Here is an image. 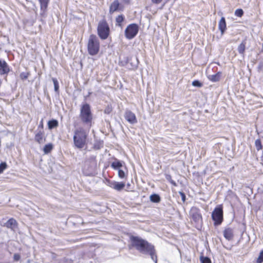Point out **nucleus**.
Listing matches in <instances>:
<instances>
[{
    "mask_svg": "<svg viewBox=\"0 0 263 263\" xmlns=\"http://www.w3.org/2000/svg\"><path fill=\"white\" fill-rule=\"evenodd\" d=\"M98 34L102 40L106 39L110 32V28L106 21L103 20L99 22L97 28Z\"/></svg>",
    "mask_w": 263,
    "mask_h": 263,
    "instance_id": "5",
    "label": "nucleus"
},
{
    "mask_svg": "<svg viewBox=\"0 0 263 263\" xmlns=\"http://www.w3.org/2000/svg\"><path fill=\"white\" fill-rule=\"evenodd\" d=\"M246 42L242 41L238 47V51L240 54H243L246 48Z\"/></svg>",
    "mask_w": 263,
    "mask_h": 263,
    "instance_id": "25",
    "label": "nucleus"
},
{
    "mask_svg": "<svg viewBox=\"0 0 263 263\" xmlns=\"http://www.w3.org/2000/svg\"><path fill=\"white\" fill-rule=\"evenodd\" d=\"M258 71L260 72L263 70V64L260 63L257 66Z\"/></svg>",
    "mask_w": 263,
    "mask_h": 263,
    "instance_id": "39",
    "label": "nucleus"
},
{
    "mask_svg": "<svg viewBox=\"0 0 263 263\" xmlns=\"http://www.w3.org/2000/svg\"><path fill=\"white\" fill-rule=\"evenodd\" d=\"M114 189L120 191L125 186V183L123 182H114L111 186Z\"/></svg>",
    "mask_w": 263,
    "mask_h": 263,
    "instance_id": "19",
    "label": "nucleus"
},
{
    "mask_svg": "<svg viewBox=\"0 0 263 263\" xmlns=\"http://www.w3.org/2000/svg\"><path fill=\"white\" fill-rule=\"evenodd\" d=\"M262 262H263V250L260 252L259 255L257 259V263H261Z\"/></svg>",
    "mask_w": 263,
    "mask_h": 263,
    "instance_id": "33",
    "label": "nucleus"
},
{
    "mask_svg": "<svg viewBox=\"0 0 263 263\" xmlns=\"http://www.w3.org/2000/svg\"><path fill=\"white\" fill-rule=\"evenodd\" d=\"M137 249L140 253L150 255L152 259L157 263V257L154 248H137Z\"/></svg>",
    "mask_w": 263,
    "mask_h": 263,
    "instance_id": "9",
    "label": "nucleus"
},
{
    "mask_svg": "<svg viewBox=\"0 0 263 263\" xmlns=\"http://www.w3.org/2000/svg\"><path fill=\"white\" fill-rule=\"evenodd\" d=\"M150 200L154 203H158L160 201V197L158 194H154L150 196Z\"/></svg>",
    "mask_w": 263,
    "mask_h": 263,
    "instance_id": "24",
    "label": "nucleus"
},
{
    "mask_svg": "<svg viewBox=\"0 0 263 263\" xmlns=\"http://www.w3.org/2000/svg\"><path fill=\"white\" fill-rule=\"evenodd\" d=\"M87 49L89 54L91 55H96L99 52L100 42L96 35L91 34L89 36L87 44Z\"/></svg>",
    "mask_w": 263,
    "mask_h": 263,
    "instance_id": "3",
    "label": "nucleus"
},
{
    "mask_svg": "<svg viewBox=\"0 0 263 263\" xmlns=\"http://www.w3.org/2000/svg\"><path fill=\"white\" fill-rule=\"evenodd\" d=\"M88 134L82 127H79L74 132L73 143L78 148H82L86 144Z\"/></svg>",
    "mask_w": 263,
    "mask_h": 263,
    "instance_id": "1",
    "label": "nucleus"
},
{
    "mask_svg": "<svg viewBox=\"0 0 263 263\" xmlns=\"http://www.w3.org/2000/svg\"><path fill=\"white\" fill-rule=\"evenodd\" d=\"M200 259L201 263H211V259L208 257L201 256Z\"/></svg>",
    "mask_w": 263,
    "mask_h": 263,
    "instance_id": "29",
    "label": "nucleus"
},
{
    "mask_svg": "<svg viewBox=\"0 0 263 263\" xmlns=\"http://www.w3.org/2000/svg\"><path fill=\"white\" fill-rule=\"evenodd\" d=\"M42 129L44 130L43 120L42 119L38 126L37 130Z\"/></svg>",
    "mask_w": 263,
    "mask_h": 263,
    "instance_id": "38",
    "label": "nucleus"
},
{
    "mask_svg": "<svg viewBox=\"0 0 263 263\" xmlns=\"http://www.w3.org/2000/svg\"><path fill=\"white\" fill-rule=\"evenodd\" d=\"M192 85L194 86L197 87H201L202 86V84L198 80H195L192 82Z\"/></svg>",
    "mask_w": 263,
    "mask_h": 263,
    "instance_id": "35",
    "label": "nucleus"
},
{
    "mask_svg": "<svg viewBox=\"0 0 263 263\" xmlns=\"http://www.w3.org/2000/svg\"><path fill=\"white\" fill-rule=\"evenodd\" d=\"M7 164L5 162H2L0 164V174H2L3 171L6 168Z\"/></svg>",
    "mask_w": 263,
    "mask_h": 263,
    "instance_id": "31",
    "label": "nucleus"
},
{
    "mask_svg": "<svg viewBox=\"0 0 263 263\" xmlns=\"http://www.w3.org/2000/svg\"><path fill=\"white\" fill-rule=\"evenodd\" d=\"M218 29L221 31V34H223L227 29L226 22L225 18L222 17L218 23Z\"/></svg>",
    "mask_w": 263,
    "mask_h": 263,
    "instance_id": "15",
    "label": "nucleus"
},
{
    "mask_svg": "<svg viewBox=\"0 0 263 263\" xmlns=\"http://www.w3.org/2000/svg\"><path fill=\"white\" fill-rule=\"evenodd\" d=\"M10 70V67L7 62L0 59V75H6L7 77Z\"/></svg>",
    "mask_w": 263,
    "mask_h": 263,
    "instance_id": "10",
    "label": "nucleus"
},
{
    "mask_svg": "<svg viewBox=\"0 0 263 263\" xmlns=\"http://www.w3.org/2000/svg\"><path fill=\"white\" fill-rule=\"evenodd\" d=\"M53 145L51 143L46 144L44 147V152L45 154H48L52 149Z\"/></svg>",
    "mask_w": 263,
    "mask_h": 263,
    "instance_id": "27",
    "label": "nucleus"
},
{
    "mask_svg": "<svg viewBox=\"0 0 263 263\" xmlns=\"http://www.w3.org/2000/svg\"><path fill=\"white\" fill-rule=\"evenodd\" d=\"M29 74L26 72H22L20 74V78L22 80H26L28 78Z\"/></svg>",
    "mask_w": 263,
    "mask_h": 263,
    "instance_id": "34",
    "label": "nucleus"
},
{
    "mask_svg": "<svg viewBox=\"0 0 263 263\" xmlns=\"http://www.w3.org/2000/svg\"><path fill=\"white\" fill-rule=\"evenodd\" d=\"M168 176H169V175H167V176H166V179H167V180H168L170 181V178H169Z\"/></svg>",
    "mask_w": 263,
    "mask_h": 263,
    "instance_id": "43",
    "label": "nucleus"
},
{
    "mask_svg": "<svg viewBox=\"0 0 263 263\" xmlns=\"http://www.w3.org/2000/svg\"><path fill=\"white\" fill-rule=\"evenodd\" d=\"M179 194L180 195V196H181V199H182V201H183V202H185V199H186V197H185V194H184L183 192H181V191L179 192Z\"/></svg>",
    "mask_w": 263,
    "mask_h": 263,
    "instance_id": "37",
    "label": "nucleus"
},
{
    "mask_svg": "<svg viewBox=\"0 0 263 263\" xmlns=\"http://www.w3.org/2000/svg\"><path fill=\"white\" fill-rule=\"evenodd\" d=\"M222 73L221 72H218L215 74H210L208 76V78L209 80L213 82H216L220 80Z\"/></svg>",
    "mask_w": 263,
    "mask_h": 263,
    "instance_id": "17",
    "label": "nucleus"
},
{
    "mask_svg": "<svg viewBox=\"0 0 263 263\" xmlns=\"http://www.w3.org/2000/svg\"><path fill=\"white\" fill-rule=\"evenodd\" d=\"M80 118L85 125L90 127L92 120V114L91 111L90 106L87 103L82 105L80 108Z\"/></svg>",
    "mask_w": 263,
    "mask_h": 263,
    "instance_id": "2",
    "label": "nucleus"
},
{
    "mask_svg": "<svg viewBox=\"0 0 263 263\" xmlns=\"http://www.w3.org/2000/svg\"><path fill=\"white\" fill-rule=\"evenodd\" d=\"M138 31V26L136 24H131L125 29V35L127 39H132L137 35Z\"/></svg>",
    "mask_w": 263,
    "mask_h": 263,
    "instance_id": "6",
    "label": "nucleus"
},
{
    "mask_svg": "<svg viewBox=\"0 0 263 263\" xmlns=\"http://www.w3.org/2000/svg\"><path fill=\"white\" fill-rule=\"evenodd\" d=\"M153 3L155 4H159L161 2L162 0H152Z\"/></svg>",
    "mask_w": 263,
    "mask_h": 263,
    "instance_id": "41",
    "label": "nucleus"
},
{
    "mask_svg": "<svg viewBox=\"0 0 263 263\" xmlns=\"http://www.w3.org/2000/svg\"><path fill=\"white\" fill-rule=\"evenodd\" d=\"M52 80L53 84H54V90L55 92H58L59 89V82H58L57 79L54 78H53L52 79Z\"/></svg>",
    "mask_w": 263,
    "mask_h": 263,
    "instance_id": "28",
    "label": "nucleus"
},
{
    "mask_svg": "<svg viewBox=\"0 0 263 263\" xmlns=\"http://www.w3.org/2000/svg\"><path fill=\"white\" fill-rule=\"evenodd\" d=\"M125 119L130 124H134L137 122L135 114L130 110H126L125 112Z\"/></svg>",
    "mask_w": 263,
    "mask_h": 263,
    "instance_id": "12",
    "label": "nucleus"
},
{
    "mask_svg": "<svg viewBox=\"0 0 263 263\" xmlns=\"http://www.w3.org/2000/svg\"><path fill=\"white\" fill-rule=\"evenodd\" d=\"M255 145L257 150H259L261 148V142L259 140H256L255 141Z\"/></svg>",
    "mask_w": 263,
    "mask_h": 263,
    "instance_id": "36",
    "label": "nucleus"
},
{
    "mask_svg": "<svg viewBox=\"0 0 263 263\" xmlns=\"http://www.w3.org/2000/svg\"><path fill=\"white\" fill-rule=\"evenodd\" d=\"M130 240L133 247H151L147 241L138 236H130Z\"/></svg>",
    "mask_w": 263,
    "mask_h": 263,
    "instance_id": "8",
    "label": "nucleus"
},
{
    "mask_svg": "<svg viewBox=\"0 0 263 263\" xmlns=\"http://www.w3.org/2000/svg\"><path fill=\"white\" fill-rule=\"evenodd\" d=\"M190 214L193 220L197 223H199L202 221V217L199 213L198 209L196 208H193L191 209Z\"/></svg>",
    "mask_w": 263,
    "mask_h": 263,
    "instance_id": "11",
    "label": "nucleus"
},
{
    "mask_svg": "<svg viewBox=\"0 0 263 263\" xmlns=\"http://www.w3.org/2000/svg\"><path fill=\"white\" fill-rule=\"evenodd\" d=\"M212 218L215 225L220 224L223 220V211L221 207L216 208L212 213Z\"/></svg>",
    "mask_w": 263,
    "mask_h": 263,
    "instance_id": "7",
    "label": "nucleus"
},
{
    "mask_svg": "<svg viewBox=\"0 0 263 263\" xmlns=\"http://www.w3.org/2000/svg\"><path fill=\"white\" fill-rule=\"evenodd\" d=\"M118 176L121 179L124 178L125 177V173L124 171L119 169L118 170Z\"/></svg>",
    "mask_w": 263,
    "mask_h": 263,
    "instance_id": "32",
    "label": "nucleus"
},
{
    "mask_svg": "<svg viewBox=\"0 0 263 263\" xmlns=\"http://www.w3.org/2000/svg\"><path fill=\"white\" fill-rule=\"evenodd\" d=\"M59 122L57 120L52 119L48 122V127L49 129H52L58 126Z\"/></svg>",
    "mask_w": 263,
    "mask_h": 263,
    "instance_id": "22",
    "label": "nucleus"
},
{
    "mask_svg": "<svg viewBox=\"0 0 263 263\" xmlns=\"http://www.w3.org/2000/svg\"><path fill=\"white\" fill-rule=\"evenodd\" d=\"M104 112H105V113H106V114H109V113H110V110L109 108H108V109H106L105 110Z\"/></svg>",
    "mask_w": 263,
    "mask_h": 263,
    "instance_id": "42",
    "label": "nucleus"
},
{
    "mask_svg": "<svg viewBox=\"0 0 263 263\" xmlns=\"http://www.w3.org/2000/svg\"><path fill=\"white\" fill-rule=\"evenodd\" d=\"M243 14V11L241 9H237L235 11V15L238 17H241Z\"/></svg>",
    "mask_w": 263,
    "mask_h": 263,
    "instance_id": "30",
    "label": "nucleus"
},
{
    "mask_svg": "<svg viewBox=\"0 0 263 263\" xmlns=\"http://www.w3.org/2000/svg\"><path fill=\"white\" fill-rule=\"evenodd\" d=\"M122 162L118 159H116L115 160L111 163V167L114 170H119L122 167Z\"/></svg>",
    "mask_w": 263,
    "mask_h": 263,
    "instance_id": "21",
    "label": "nucleus"
},
{
    "mask_svg": "<svg viewBox=\"0 0 263 263\" xmlns=\"http://www.w3.org/2000/svg\"><path fill=\"white\" fill-rule=\"evenodd\" d=\"M5 226L15 232L18 230V226L16 221L14 218H10L5 224Z\"/></svg>",
    "mask_w": 263,
    "mask_h": 263,
    "instance_id": "13",
    "label": "nucleus"
},
{
    "mask_svg": "<svg viewBox=\"0 0 263 263\" xmlns=\"http://www.w3.org/2000/svg\"><path fill=\"white\" fill-rule=\"evenodd\" d=\"M120 3L118 0H115L110 5L109 7V13H113L119 10Z\"/></svg>",
    "mask_w": 263,
    "mask_h": 263,
    "instance_id": "16",
    "label": "nucleus"
},
{
    "mask_svg": "<svg viewBox=\"0 0 263 263\" xmlns=\"http://www.w3.org/2000/svg\"><path fill=\"white\" fill-rule=\"evenodd\" d=\"M45 133L44 130H37L35 135L34 139L39 143H42L45 141Z\"/></svg>",
    "mask_w": 263,
    "mask_h": 263,
    "instance_id": "14",
    "label": "nucleus"
},
{
    "mask_svg": "<svg viewBox=\"0 0 263 263\" xmlns=\"http://www.w3.org/2000/svg\"><path fill=\"white\" fill-rule=\"evenodd\" d=\"M39 1L40 4L41 10L45 12L47 10L49 0H39Z\"/></svg>",
    "mask_w": 263,
    "mask_h": 263,
    "instance_id": "20",
    "label": "nucleus"
},
{
    "mask_svg": "<svg viewBox=\"0 0 263 263\" xmlns=\"http://www.w3.org/2000/svg\"><path fill=\"white\" fill-rule=\"evenodd\" d=\"M124 16H123V15L121 14L118 15L116 18V22L117 23L116 25L119 26H121V23L124 21Z\"/></svg>",
    "mask_w": 263,
    "mask_h": 263,
    "instance_id": "26",
    "label": "nucleus"
},
{
    "mask_svg": "<svg viewBox=\"0 0 263 263\" xmlns=\"http://www.w3.org/2000/svg\"><path fill=\"white\" fill-rule=\"evenodd\" d=\"M169 178H170V182L174 186H177V183L175 182V181H174L171 178V176H168Z\"/></svg>",
    "mask_w": 263,
    "mask_h": 263,
    "instance_id": "40",
    "label": "nucleus"
},
{
    "mask_svg": "<svg viewBox=\"0 0 263 263\" xmlns=\"http://www.w3.org/2000/svg\"><path fill=\"white\" fill-rule=\"evenodd\" d=\"M24 255L23 251L21 249H19L18 252L14 253L13 255V261L16 262L21 259L22 256Z\"/></svg>",
    "mask_w": 263,
    "mask_h": 263,
    "instance_id": "23",
    "label": "nucleus"
},
{
    "mask_svg": "<svg viewBox=\"0 0 263 263\" xmlns=\"http://www.w3.org/2000/svg\"><path fill=\"white\" fill-rule=\"evenodd\" d=\"M97 167L96 157L90 156L84 162L83 172L87 176L92 175Z\"/></svg>",
    "mask_w": 263,
    "mask_h": 263,
    "instance_id": "4",
    "label": "nucleus"
},
{
    "mask_svg": "<svg viewBox=\"0 0 263 263\" xmlns=\"http://www.w3.org/2000/svg\"><path fill=\"white\" fill-rule=\"evenodd\" d=\"M223 235L227 239H232L233 237V229L230 228H226L223 232Z\"/></svg>",
    "mask_w": 263,
    "mask_h": 263,
    "instance_id": "18",
    "label": "nucleus"
}]
</instances>
